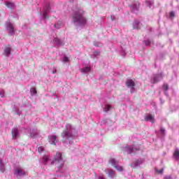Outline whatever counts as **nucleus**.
<instances>
[{
  "label": "nucleus",
  "mask_w": 179,
  "mask_h": 179,
  "mask_svg": "<svg viewBox=\"0 0 179 179\" xmlns=\"http://www.w3.org/2000/svg\"><path fill=\"white\" fill-rule=\"evenodd\" d=\"M52 44H54V45H55V47H62V45H65V43L64 42V40L58 37H55L52 39Z\"/></svg>",
  "instance_id": "9"
},
{
  "label": "nucleus",
  "mask_w": 179,
  "mask_h": 179,
  "mask_svg": "<svg viewBox=\"0 0 179 179\" xmlns=\"http://www.w3.org/2000/svg\"><path fill=\"white\" fill-rule=\"evenodd\" d=\"M6 6L9 9H13L15 8V3H12L10 1H6L5 2Z\"/></svg>",
  "instance_id": "22"
},
{
  "label": "nucleus",
  "mask_w": 179,
  "mask_h": 179,
  "mask_svg": "<svg viewBox=\"0 0 179 179\" xmlns=\"http://www.w3.org/2000/svg\"><path fill=\"white\" fill-rule=\"evenodd\" d=\"M108 177H110V178H114V177H115V171L112 169L109 170Z\"/></svg>",
  "instance_id": "29"
},
{
  "label": "nucleus",
  "mask_w": 179,
  "mask_h": 179,
  "mask_svg": "<svg viewBox=\"0 0 179 179\" xmlns=\"http://www.w3.org/2000/svg\"><path fill=\"white\" fill-rule=\"evenodd\" d=\"M157 135H159V136L161 138H164L166 136V129H164L163 127H161L157 133Z\"/></svg>",
  "instance_id": "21"
},
{
  "label": "nucleus",
  "mask_w": 179,
  "mask_h": 179,
  "mask_svg": "<svg viewBox=\"0 0 179 179\" xmlns=\"http://www.w3.org/2000/svg\"><path fill=\"white\" fill-rule=\"evenodd\" d=\"M81 73H89L92 71V66H87L80 69Z\"/></svg>",
  "instance_id": "19"
},
{
  "label": "nucleus",
  "mask_w": 179,
  "mask_h": 179,
  "mask_svg": "<svg viewBox=\"0 0 179 179\" xmlns=\"http://www.w3.org/2000/svg\"><path fill=\"white\" fill-rule=\"evenodd\" d=\"M12 52V48H10V45H8L5 48L3 55L8 58L10 57V54Z\"/></svg>",
  "instance_id": "16"
},
{
  "label": "nucleus",
  "mask_w": 179,
  "mask_h": 179,
  "mask_svg": "<svg viewBox=\"0 0 179 179\" xmlns=\"http://www.w3.org/2000/svg\"><path fill=\"white\" fill-rule=\"evenodd\" d=\"M100 55V52L99 51H95L94 53L92 55V58H97Z\"/></svg>",
  "instance_id": "33"
},
{
  "label": "nucleus",
  "mask_w": 179,
  "mask_h": 179,
  "mask_svg": "<svg viewBox=\"0 0 179 179\" xmlns=\"http://www.w3.org/2000/svg\"><path fill=\"white\" fill-rule=\"evenodd\" d=\"M52 73H53V74L57 73V70H56V69L54 70V71H52Z\"/></svg>",
  "instance_id": "46"
},
{
  "label": "nucleus",
  "mask_w": 179,
  "mask_h": 179,
  "mask_svg": "<svg viewBox=\"0 0 179 179\" xmlns=\"http://www.w3.org/2000/svg\"><path fill=\"white\" fill-rule=\"evenodd\" d=\"M49 139V143L50 145H57V142H58V140L57 139V136L55 135H51L48 137Z\"/></svg>",
  "instance_id": "18"
},
{
  "label": "nucleus",
  "mask_w": 179,
  "mask_h": 179,
  "mask_svg": "<svg viewBox=\"0 0 179 179\" xmlns=\"http://www.w3.org/2000/svg\"><path fill=\"white\" fill-rule=\"evenodd\" d=\"M123 151L128 153V155H131V153H135V152H138L139 150L138 146L135 145H126L122 147Z\"/></svg>",
  "instance_id": "6"
},
{
  "label": "nucleus",
  "mask_w": 179,
  "mask_h": 179,
  "mask_svg": "<svg viewBox=\"0 0 179 179\" xmlns=\"http://www.w3.org/2000/svg\"><path fill=\"white\" fill-rule=\"evenodd\" d=\"M13 139H17L19 137V130L17 128H14L12 130Z\"/></svg>",
  "instance_id": "20"
},
{
  "label": "nucleus",
  "mask_w": 179,
  "mask_h": 179,
  "mask_svg": "<svg viewBox=\"0 0 179 179\" xmlns=\"http://www.w3.org/2000/svg\"><path fill=\"white\" fill-rule=\"evenodd\" d=\"M146 3L150 9H153V8H155V1L147 0Z\"/></svg>",
  "instance_id": "25"
},
{
  "label": "nucleus",
  "mask_w": 179,
  "mask_h": 179,
  "mask_svg": "<svg viewBox=\"0 0 179 179\" xmlns=\"http://www.w3.org/2000/svg\"><path fill=\"white\" fill-rule=\"evenodd\" d=\"M143 43H144L145 45H147V46L150 45V40H149V39L145 40L143 41Z\"/></svg>",
  "instance_id": "38"
},
{
  "label": "nucleus",
  "mask_w": 179,
  "mask_h": 179,
  "mask_svg": "<svg viewBox=\"0 0 179 179\" xmlns=\"http://www.w3.org/2000/svg\"><path fill=\"white\" fill-rule=\"evenodd\" d=\"M173 157L176 159V160H179V150L178 148H176L175 150Z\"/></svg>",
  "instance_id": "30"
},
{
  "label": "nucleus",
  "mask_w": 179,
  "mask_h": 179,
  "mask_svg": "<svg viewBox=\"0 0 179 179\" xmlns=\"http://www.w3.org/2000/svg\"><path fill=\"white\" fill-rule=\"evenodd\" d=\"M54 12V6L50 3H46L43 7V10L40 13L41 20L48 19V13Z\"/></svg>",
  "instance_id": "4"
},
{
  "label": "nucleus",
  "mask_w": 179,
  "mask_h": 179,
  "mask_svg": "<svg viewBox=\"0 0 179 179\" xmlns=\"http://www.w3.org/2000/svg\"><path fill=\"white\" fill-rule=\"evenodd\" d=\"M98 179H106V176H104V175L100 174V175L98 176Z\"/></svg>",
  "instance_id": "43"
},
{
  "label": "nucleus",
  "mask_w": 179,
  "mask_h": 179,
  "mask_svg": "<svg viewBox=\"0 0 179 179\" xmlns=\"http://www.w3.org/2000/svg\"><path fill=\"white\" fill-rule=\"evenodd\" d=\"M50 164H55L56 167H57L59 173H64V164H65V161L62 159V154L61 152H57L56 156L55 157L54 159L50 162Z\"/></svg>",
  "instance_id": "3"
},
{
  "label": "nucleus",
  "mask_w": 179,
  "mask_h": 179,
  "mask_svg": "<svg viewBox=\"0 0 179 179\" xmlns=\"http://www.w3.org/2000/svg\"><path fill=\"white\" fill-rule=\"evenodd\" d=\"M76 129L71 124H67L66 125L65 129L62 133V138L63 143H69L71 145L72 142L71 139H75L76 136Z\"/></svg>",
  "instance_id": "2"
},
{
  "label": "nucleus",
  "mask_w": 179,
  "mask_h": 179,
  "mask_svg": "<svg viewBox=\"0 0 179 179\" xmlns=\"http://www.w3.org/2000/svg\"><path fill=\"white\" fill-rule=\"evenodd\" d=\"M110 19L113 21L115 20V15H111Z\"/></svg>",
  "instance_id": "44"
},
{
  "label": "nucleus",
  "mask_w": 179,
  "mask_h": 179,
  "mask_svg": "<svg viewBox=\"0 0 179 179\" xmlns=\"http://www.w3.org/2000/svg\"><path fill=\"white\" fill-rule=\"evenodd\" d=\"M38 152L39 153H43V152H44V147H43V146L38 147Z\"/></svg>",
  "instance_id": "40"
},
{
  "label": "nucleus",
  "mask_w": 179,
  "mask_h": 179,
  "mask_svg": "<svg viewBox=\"0 0 179 179\" xmlns=\"http://www.w3.org/2000/svg\"><path fill=\"white\" fill-rule=\"evenodd\" d=\"M50 162H51V159H50V156L48 155H44L41 159V163L43 166H47Z\"/></svg>",
  "instance_id": "13"
},
{
  "label": "nucleus",
  "mask_w": 179,
  "mask_h": 179,
  "mask_svg": "<svg viewBox=\"0 0 179 179\" xmlns=\"http://www.w3.org/2000/svg\"><path fill=\"white\" fill-rule=\"evenodd\" d=\"M164 75L163 73L154 74L152 78H151V83H157V82H160L164 78Z\"/></svg>",
  "instance_id": "7"
},
{
  "label": "nucleus",
  "mask_w": 179,
  "mask_h": 179,
  "mask_svg": "<svg viewBox=\"0 0 179 179\" xmlns=\"http://www.w3.org/2000/svg\"><path fill=\"white\" fill-rule=\"evenodd\" d=\"M164 179H171V176H166Z\"/></svg>",
  "instance_id": "45"
},
{
  "label": "nucleus",
  "mask_w": 179,
  "mask_h": 179,
  "mask_svg": "<svg viewBox=\"0 0 179 179\" xmlns=\"http://www.w3.org/2000/svg\"><path fill=\"white\" fill-rule=\"evenodd\" d=\"M109 163H110L112 166L115 167V169H116L117 171H122L123 170L122 166L118 164V161L115 160V159L111 158L109 160Z\"/></svg>",
  "instance_id": "11"
},
{
  "label": "nucleus",
  "mask_w": 179,
  "mask_h": 179,
  "mask_svg": "<svg viewBox=\"0 0 179 179\" xmlns=\"http://www.w3.org/2000/svg\"><path fill=\"white\" fill-rule=\"evenodd\" d=\"M39 134H40V131H38V129H32L30 130L29 136L31 138H36V136H38Z\"/></svg>",
  "instance_id": "15"
},
{
  "label": "nucleus",
  "mask_w": 179,
  "mask_h": 179,
  "mask_svg": "<svg viewBox=\"0 0 179 179\" xmlns=\"http://www.w3.org/2000/svg\"><path fill=\"white\" fill-rule=\"evenodd\" d=\"M6 28L10 36H13V34H15V27L13 26V24L10 22H6Z\"/></svg>",
  "instance_id": "8"
},
{
  "label": "nucleus",
  "mask_w": 179,
  "mask_h": 179,
  "mask_svg": "<svg viewBox=\"0 0 179 179\" xmlns=\"http://www.w3.org/2000/svg\"><path fill=\"white\" fill-rule=\"evenodd\" d=\"M62 62H65V63L69 62V58H68V57H66V56H64L62 59Z\"/></svg>",
  "instance_id": "39"
},
{
  "label": "nucleus",
  "mask_w": 179,
  "mask_h": 179,
  "mask_svg": "<svg viewBox=\"0 0 179 179\" xmlns=\"http://www.w3.org/2000/svg\"><path fill=\"white\" fill-rule=\"evenodd\" d=\"M157 173H159V174H163V171H164V169H162L160 170L155 169Z\"/></svg>",
  "instance_id": "42"
},
{
  "label": "nucleus",
  "mask_w": 179,
  "mask_h": 179,
  "mask_svg": "<svg viewBox=\"0 0 179 179\" xmlns=\"http://www.w3.org/2000/svg\"><path fill=\"white\" fill-rule=\"evenodd\" d=\"M30 92H31V96H33L34 94H37V90H36V88H31L30 90Z\"/></svg>",
  "instance_id": "35"
},
{
  "label": "nucleus",
  "mask_w": 179,
  "mask_h": 179,
  "mask_svg": "<svg viewBox=\"0 0 179 179\" xmlns=\"http://www.w3.org/2000/svg\"><path fill=\"white\" fill-rule=\"evenodd\" d=\"M54 27H55V29H61L62 27V26H64V23L62 22V21H58L56 24H55Z\"/></svg>",
  "instance_id": "26"
},
{
  "label": "nucleus",
  "mask_w": 179,
  "mask_h": 179,
  "mask_svg": "<svg viewBox=\"0 0 179 179\" xmlns=\"http://www.w3.org/2000/svg\"><path fill=\"white\" fill-rule=\"evenodd\" d=\"M13 111H14L17 115H20L22 114V111L19 110V108H17L16 105L13 106Z\"/></svg>",
  "instance_id": "24"
},
{
  "label": "nucleus",
  "mask_w": 179,
  "mask_h": 179,
  "mask_svg": "<svg viewBox=\"0 0 179 179\" xmlns=\"http://www.w3.org/2000/svg\"><path fill=\"white\" fill-rule=\"evenodd\" d=\"M13 111H14L17 115H20L22 114V111L19 110V108H17L16 105L13 106Z\"/></svg>",
  "instance_id": "23"
},
{
  "label": "nucleus",
  "mask_w": 179,
  "mask_h": 179,
  "mask_svg": "<svg viewBox=\"0 0 179 179\" xmlns=\"http://www.w3.org/2000/svg\"><path fill=\"white\" fill-rule=\"evenodd\" d=\"M126 86L130 89V93H135V82L132 80H127L126 82Z\"/></svg>",
  "instance_id": "10"
},
{
  "label": "nucleus",
  "mask_w": 179,
  "mask_h": 179,
  "mask_svg": "<svg viewBox=\"0 0 179 179\" xmlns=\"http://www.w3.org/2000/svg\"><path fill=\"white\" fill-rule=\"evenodd\" d=\"M0 96L1 97H5V90H0Z\"/></svg>",
  "instance_id": "41"
},
{
  "label": "nucleus",
  "mask_w": 179,
  "mask_h": 179,
  "mask_svg": "<svg viewBox=\"0 0 179 179\" xmlns=\"http://www.w3.org/2000/svg\"><path fill=\"white\" fill-rule=\"evenodd\" d=\"M130 10L133 13H138V10H139V2L136 1L131 3L130 6Z\"/></svg>",
  "instance_id": "12"
},
{
  "label": "nucleus",
  "mask_w": 179,
  "mask_h": 179,
  "mask_svg": "<svg viewBox=\"0 0 179 179\" xmlns=\"http://www.w3.org/2000/svg\"><path fill=\"white\" fill-rule=\"evenodd\" d=\"M145 120L149 121L150 122L153 123V122H155V117H153V116H152V115H149L145 117Z\"/></svg>",
  "instance_id": "27"
},
{
  "label": "nucleus",
  "mask_w": 179,
  "mask_h": 179,
  "mask_svg": "<svg viewBox=\"0 0 179 179\" xmlns=\"http://www.w3.org/2000/svg\"><path fill=\"white\" fill-rule=\"evenodd\" d=\"M0 171L1 173H5V164L0 159Z\"/></svg>",
  "instance_id": "28"
},
{
  "label": "nucleus",
  "mask_w": 179,
  "mask_h": 179,
  "mask_svg": "<svg viewBox=\"0 0 179 179\" xmlns=\"http://www.w3.org/2000/svg\"><path fill=\"white\" fill-rule=\"evenodd\" d=\"M53 179H56V178H53Z\"/></svg>",
  "instance_id": "47"
},
{
  "label": "nucleus",
  "mask_w": 179,
  "mask_h": 179,
  "mask_svg": "<svg viewBox=\"0 0 179 179\" xmlns=\"http://www.w3.org/2000/svg\"><path fill=\"white\" fill-rule=\"evenodd\" d=\"M72 22L74 26L83 27L86 24V17H85V10L80 7H76L73 10L72 15Z\"/></svg>",
  "instance_id": "1"
},
{
  "label": "nucleus",
  "mask_w": 179,
  "mask_h": 179,
  "mask_svg": "<svg viewBox=\"0 0 179 179\" xmlns=\"http://www.w3.org/2000/svg\"><path fill=\"white\" fill-rule=\"evenodd\" d=\"M175 17H176V13L174 11H171L169 13V17H171L172 19H174Z\"/></svg>",
  "instance_id": "37"
},
{
  "label": "nucleus",
  "mask_w": 179,
  "mask_h": 179,
  "mask_svg": "<svg viewBox=\"0 0 179 179\" xmlns=\"http://www.w3.org/2000/svg\"><path fill=\"white\" fill-rule=\"evenodd\" d=\"M143 163V159H136L131 164V167H132L133 169H136V167H139V166H141V164H142Z\"/></svg>",
  "instance_id": "14"
},
{
  "label": "nucleus",
  "mask_w": 179,
  "mask_h": 179,
  "mask_svg": "<svg viewBox=\"0 0 179 179\" xmlns=\"http://www.w3.org/2000/svg\"><path fill=\"white\" fill-rule=\"evenodd\" d=\"M14 175L17 178H22V177H26V176H27V171H24V169L21 167L15 168Z\"/></svg>",
  "instance_id": "5"
},
{
  "label": "nucleus",
  "mask_w": 179,
  "mask_h": 179,
  "mask_svg": "<svg viewBox=\"0 0 179 179\" xmlns=\"http://www.w3.org/2000/svg\"><path fill=\"white\" fill-rule=\"evenodd\" d=\"M120 54L122 57H125L127 55V52H125L124 49L121 48L120 49Z\"/></svg>",
  "instance_id": "34"
},
{
  "label": "nucleus",
  "mask_w": 179,
  "mask_h": 179,
  "mask_svg": "<svg viewBox=\"0 0 179 179\" xmlns=\"http://www.w3.org/2000/svg\"><path fill=\"white\" fill-rule=\"evenodd\" d=\"M132 26L134 30H140L141 26H142V24H141V22H139V20H135L133 22Z\"/></svg>",
  "instance_id": "17"
},
{
  "label": "nucleus",
  "mask_w": 179,
  "mask_h": 179,
  "mask_svg": "<svg viewBox=\"0 0 179 179\" xmlns=\"http://www.w3.org/2000/svg\"><path fill=\"white\" fill-rule=\"evenodd\" d=\"M94 45L95 47H102L103 46V44L100 42H94Z\"/></svg>",
  "instance_id": "36"
},
{
  "label": "nucleus",
  "mask_w": 179,
  "mask_h": 179,
  "mask_svg": "<svg viewBox=\"0 0 179 179\" xmlns=\"http://www.w3.org/2000/svg\"><path fill=\"white\" fill-rule=\"evenodd\" d=\"M163 90L165 92V94L167 96V97H169V92H167V91L169 90V85L167 84H164L163 85Z\"/></svg>",
  "instance_id": "31"
},
{
  "label": "nucleus",
  "mask_w": 179,
  "mask_h": 179,
  "mask_svg": "<svg viewBox=\"0 0 179 179\" xmlns=\"http://www.w3.org/2000/svg\"><path fill=\"white\" fill-rule=\"evenodd\" d=\"M111 108H113V107H111L110 105L106 104V105H105L103 111H105V113H107L108 111H110V110H111Z\"/></svg>",
  "instance_id": "32"
}]
</instances>
